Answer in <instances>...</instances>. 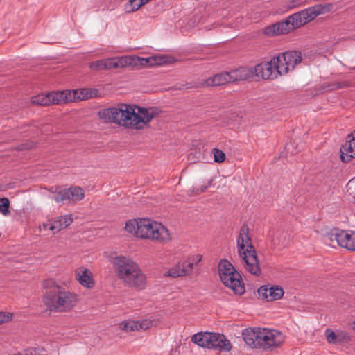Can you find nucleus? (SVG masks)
<instances>
[{
  "label": "nucleus",
  "instance_id": "obj_1",
  "mask_svg": "<svg viewBox=\"0 0 355 355\" xmlns=\"http://www.w3.org/2000/svg\"><path fill=\"white\" fill-rule=\"evenodd\" d=\"M159 114L155 107L120 104L117 107L103 109L99 112L101 119L125 128L141 130Z\"/></svg>",
  "mask_w": 355,
  "mask_h": 355
},
{
  "label": "nucleus",
  "instance_id": "obj_2",
  "mask_svg": "<svg viewBox=\"0 0 355 355\" xmlns=\"http://www.w3.org/2000/svg\"><path fill=\"white\" fill-rule=\"evenodd\" d=\"M78 295L58 285L53 279L43 282V302L53 312H69L77 304Z\"/></svg>",
  "mask_w": 355,
  "mask_h": 355
},
{
  "label": "nucleus",
  "instance_id": "obj_3",
  "mask_svg": "<svg viewBox=\"0 0 355 355\" xmlns=\"http://www.w3.org/2000/svg\"><path fill=\"white\" fill-rule=\"evenodd\" d=\"M112 264L116 275L125 286L137 291L145 289L146 276L136 262L129 257L117 256Z\"/></svg>",
  "mask_w": 355,
  "mask_h": 355
},
{
  "label": "nucleus",
  "instance_id": "obj_4",
  "mask_svg": "<svg viewBox=\"0 0 355 355\" xmlns=\"http://www.w3.org/2000/svg\"><path fill=\"white\" fill-rule=\"evenodd\" d=\"M237 248L244 268L250 274L259 276L261 275L259 261L249 234V227L245 224L243 225L240 229L237 238Z\"/></svg>",
  "mask_w": 355,
  "mask_h": 355
},
{
  "label": "nucleus",
  "instance_id": "obj_5",
  "mask_svg": "<svg viewBox=\"0 0 355 355\" xmlns=\"http://www.w3.org/2000/svg\"><path fill=\"white\" fill-rule=\"evenodd\" d=\"M243 338L250 347L263 350L273 349L284 342L281 332L266 328L246 329L243 332Z\"/></svg>",
  "mask_w": 355,
  "mask_h": 355
},
{
  "label": "nucleus",
  "instance_id": "obj_6",
  "mask_svg": "<svg viewBox=\"0 0 355 355\" xmlns=\"http://www.w3.org/2000/svg\"><path fill=\"white\" fill-rule=\"evenodd\" d=\"M218 274L223 284L232 289L236 295L245 293L241 276L227 260H221L218 263Z\"/></svg>",
  "mask_w": 355,
  "mask_h": 355
},
{
  "label": "nucleus",
  "instance_id": "obj_7",
  "mask_svg": "<svg viewBox=\"0 0 355 355\" xmlns=\"http://www.w3.org/2000/svg\"><path fill=\"white\" fill-rule=\"evenodd\" d=\"M191 341L201 347L209 349L230 352V341L223 334L212 332H199L191 337Z\"/></svg>",
  "mask_w": 355,
  "mask_h": 355
},
{
  "label": "nucleus",
  "instance_id": "obj_8",
  "mask_svg": "<svg viewBox=\"0 0 355 355\" xmlns=\"http://www.w3.org/2000/svg\"><path fill=\"white\" fill-rule=\"evenodd\" d=\"M156 222L149 218L131 219L126 222L125 230L136 237L149 240Z\"/></svg>",
  "mask_w": 355,
  "mask_h": 355
},
{
  "label": "nucleus",
  "instance_id": "obj_9",
  "mask_svg": "<svg viewBox=\"0 0 355 355\" xmlns=\"http://www.w3.org/2000/svg\"><path fill=\"white\" fill-rule=\"evenodd\" d=\"M324 241L329 245H338L351 251H355V232L343 230H332L324 236Z\"/></svg>",
  "mask_w": 355,
  "mask_h": 355
},
{
  "label": "nucleus",
  "instance_id": "obj_10",
  "mask_svg": "<svg viewBox=\"0 0 355 355\" xmlns=\"http://www.w3.org/2000/svg\"><path fill=\"white\" fill-rule=\"evenodd\" d=\"M276 62L278 63L279 70L283 75L295 69V66L301 62V53L296 51H286L275 56Z\"/></svg>",
  "mask_w": 355,
  "mask_h": 355
},
{
  "label": "nucleus",
  "instance_id": "obj_11",
  "mask_svg": "<svg viewBox=\"0 0 355 355\" xmlns=\"http://www.w3.org/2000/svg\"><path fill=\"white\" fill-rule=\"evenodd\" d=\"M278 63L274 57L270 61L262 62L257 64L253 69V74L259 78L275 79L279 76H282L280 69L279 70Z\"/></svg>",
  "mask_w": 355,
  "mask_h": 355
},
{
  "label": "nucleus",
  "instance_id": "obj_12",
  "mask_svg": "<svg viewBox=\"0 0 355 355\" xmlns=\"http://www.w3.org/2000/svg\"><path fill=\"white\" fill-rule=\"evenodd\" d=\"M202 259V256L196 254L189 257L187 260L178 263L175 267L171 268L166 275L172 277H178L188 275L192 271L194 264L198 263Z\"/></svg>",
  "mask_w": 355,
  "mask_h": 355
},
{
  "label": "nucleus",
  "instance_id": "obj_13",
  "mask_svg": "<svg viewBox=\"0 0 355 355\" xmlns=\"http://www.w3.org/2000/svg\"><path fill=\"white\" fill-rule=\"evenodd\" d=\"M85 192L80 187H73L59 191L54 196V200L57 203L65 201L77 202L83 199Z\"/></svg>",
  "mask_w": 355,
  "mask_h": 355
},
{
  "label": "nucleus",
  "instance_id": "obj_14",
  "mask_svg": "<svg viewBox=\"0 0 355 355\" xmlns=\"http://www.w3.org/2000/svg\"><path fill=\"white\" fill-rule=\"evenodd\" d=\"M155 324V320L144 319L141 321L124 320L119 323V328L125 331L131 332L139 330H146Z\"/></svg>",
  "mask_w": 355,
  "mask_h": 355
},
{
  "label": "nucleus",
  "instance_id": "obj_15",
  "mask_svg": "<svg viewBox=\"0 0 355 355\" xmlns=\"http://www.w3.org/2000/svg\"><path fill=\"white\" fill-rule=\"evenodd\" d=\"M149 240L156 243H166L171 240L169 230L162 223L156 222Z\"/></svg>",
  "mask_w": 355,
  "mask_h": 355
},
{
  "label": "nucleus",
  "instance_id": "obj_16",
  "mask_svg": "<svg viewBox=\"0 0 355 355\" xmlns=\"http://www.w3.org/2000/svg\"><path fill=\"white\" fill-rule=\"evenodd\" d=\"M340 158L343 162H349L355 157V137L353 134H349L346 141L340 148Z\"/></svg>",
  "mask_w": 355,
  "mask_h": 355
},
{
  "label": "nucleus",
  "instance_id": "obj_17",
  "mask_svg": "<svg viewBox=\"0 0 355 355\" xmlns=\"http://www.w3.org/2000/svg\"><path fill=\"white\" fill-rule=\"evenodd\" d=\"M258 293L259 296L269 302L281 299L284 292L283 288L278 286H262L258 289Z\"/></svg>",
  "mask_w": 355,
  "mask_h": 355
},
{
  "label": "nucleus",
  "instance_id": "obj_18",
  "mask_svg": "<svg viewBox=\"0 0 355 355\" xmlns=\"http://www.w3.org/2000/svg\"><path fill=\"white\" fill-rule=\"evenodd\" d=\"M290 23L287 18L285 21H279L266 27L263 31V33L270 37L288 33L293 30Z\"/></svg>",
  "mask_w": 355,
  "mask_h": 355
},
{
  "label": "nucleus",
  "instance_id": "obj_19",
  "mask_svg": "<svg viewBox=\"0 0 355 355\" xmlns=\"http://www.w3.org/2000/svg\"><path fill=\"white\" fill-rule=\"evenodd\" d=\"M51 105L64 104L75 101L74 92L71 90L49 92Z\"/></svg>",
  "mask_w": 355,
  "mask_h": 355
},
{
  "label": "nucleus",
  "instance_id": "obj_20",
  "mask_svg": "<svg viewBox=\"0 0 355 355\" xmlns=\"http://www.w3.org/2000/svg\"><path fill=\"white\" fill-rule=\"evenodd\" d=\"M327 341L330 344H344L350 340L349 334L343 331H334L330 329L325 331Z\"/></svg>",
  "mask_w": 355,
  "mask_h": 355
},
{
  "label": "nucleus",
  "instance_id": "obj_21",
  "mask_svg": "<svg viewBox=\"0 0 355 355\" xmlns=\"http://www.w3.org/2000/svg\"><path fill=\"white\" fill-rule=\"evenodd\" d=\"M76 280L84 287L91 288L94 286L92 272L87 268H79L76 271Z\"/></svg>",
  "mask_w": 355,
  "mask_h": 355
},
{
  "label": "nucleus",
  "instance_id": "obj_22",
  "mask_svg": "<svg viewBox=\"0 0 355 355\" xmlns=\"http://www.w3.org/2000/svg\"><path fill=\"white\" fill-rule=\"evenodd\" d=\"M288 19V21L291 22V27L293 28V30L311 21L305 9L290 15Z\"/></svg>",
  "mask_w": 355,
  "mask_h": 355
},
{
  "label": "nucleus",
  "instance_id": "obj_23",
  "mask_svg": "<svg viewBox=\"0 0 355 355\" xmlns=\"http://www.w3.org/2000/svg\"><path fill=\"white\" fill-rule=\"evenodd\" d=\"M333 9V4L328 3L325 4H318L312 7H309L305 10L308 14V17L311 21L313 20L318 15L330 12Z\"/></svg>",
  "mask_w": 355,
  "mask_h": 355
},
{
  "label": "nucleus",
  "instance_id": "obj_24",
  "mask_svg": "<svg viewBox=\"0 0 355 355\" xmlns=\"http://www.w3.org/2000/svg\"><path fill=\"white\" fill-rule=\"evenodd\" d=\"M230 82L245 80L253 76V69L247 67H239L229 72Z\"/></svg>",
  "mask_w": 355,
  "mask_h": 355
},
{
  "label": "nucleus",
  "instance_id": "obj_25",
  "mask_svg": "<svg viewBox=\"0 0 355 355\" xmlns=\"http://www.w3.org/2000/svg\"><path fill=\"white\" fill-rule=\"evenodd\" d=\"M230 83L229 72H223L208 78L205 80L207 86H220Z\"/></svg>",
  "mask_w": 355,
  "mask_h": 355
},
{
  "label": "nucleus",
  "instance_id": "obj_26",
  "mask_svg": "<svg viewBox=\"0 0 355 355\" xmlns=\"http://www.w3.org/2000/svg\"><path fill=\"white\" fill-rule=\"evenodd\" d=\"M31 103L34 105H39L42 106L51 105V101L49 94H39L31 98Z\"/></svg>",
  "mask_w": 355,
  "mask_h": 355
},
{
  "label": "nucleus",
  "instance_id": "obj_27",
  "mask_svg": "<svg viewBox=\"0 0 355 355\" xmlns=\"http://www.w3.org/2000/svg\"><path fill=\"white\" fill-rule=\"evenodd\" d=\"M153 66L170 64L174 62V58L171 56L165 55H155L152 56Z\"/></svg>",
  "mask_w": 355,
  "mask_h": 355
},
{
  "label": "nucleus",
  "instance_id": "obj_28",
  "mask_svg": "<svg viewBox=\"0 0 355 355\" xmlns=\"http://www.w3.org/2000/svg\"><path fill=\"white\" fill-rule=\"evenodd\" d=\"M144 5V3L142 0H130L128 3L125 5V10L128 13L134 12Z\"/></svg>",
  "mask_w": 355,
  "mask_h": 355
},
{
  "label": "nucleus",
  "instance_id": "obj_29",
  "mask_svg": "<svg viewBox=\"0 0 355 355\" xmlns=\"http://www.w3.org/2000/svg\"><path fill=\"white\" fill-rule=\"evenodd\" d=\"M135 58L130 56H121L115 58L116 69L124 68L130 66L133 63Z\"/></svg>",
  "mask_w": 355,
  "mask_h": 355
},
{
  "label": "nucleus",
  "instance_id": "obj_30",
  "mask_svg": "<svg viewBox=\"0 0 355 355\" xmlns=\"http://www.w3.org/2000/svg\"><path fill=\"white\" fill-rule=\"evenodd\" d=\"M89 67L92 70H106V64H105V59L91 62L89 64Z\"/></svg>",
  "mask_w": 355,
  "mask_h": 355
},
{
  "label": "nucleus",
  "instance_id": "obj_31",
  "mask_svg": "<svg viewBox=\"0 0 355 355\" xmlns=\"http://www.w3.org/2000/svg\"><path fill=\"white\" fill-rule=\"evenodd\" d=\"M212 153L216 162L221 163L225 161V154L221 150L214 148Z\"/></svg>",
  "mask_w": 355,
  "mask_h": 355
},
{
  "label": "nucleus",
  "instance_id": "obj_32",
  "mask_svg": "<svg viewBox=\"0 0 355 355\" xmlns=\"http://www.w3.org/2000/svg\"><path fill=\"white\" fill-rule=\"evenodd\" d=\"M9 205L10 202L9 200L6 198H0V212L3 214H7L9 213Z\"/></svg>",
  "mask_w": 355,
  "mask_h": 355
},
{
  "label": "nucleus",
  "instance_id": "obj_33",
  "mask_svg": "<svg viewBox=\"0 0 355 355\" xmlns=\"http://www.w3.org/2000/svg\"><path fill=\"white\" fill-rule=\"evenodd\" d=\"M13 316L12 313L0 311V325L10 322Z\"/></svg>",
  "mask_w": 355,
  "mask_h": 355
},
{
  "label": "nucleus",
  "instance_id": "obj_34",
  "mask_svg": "<svg viewBox=\"0 0 355 355\" xmlns=\"http://www.w3.org/2000/svg\"><path fill=\"white\" fill-rule=\"evenodd\" d=\"M347 192L355 198V178L350 180L346 185Z\"/></svg>",
  "mask_w": 355,
  "mask_h": 355
},
{
  "label": "nucleus",
  "instance_id": "obj_35",
  "mask_svg": "<svg viewBox=\"0 0 355 355\" xmlns=\"http://www.w3.org/2000/svg\"><path fill=\"white\" fill-rule=\"evenodd\" d=\"M62 229L63 227H62L60 221H59L58 218L54 219L52 222L50 223L49 230L51 231L59 232Z\"/></svg>",
  "mask_w": 355,
  "mask_h": 355
},
{
  "label": "nucleus",
  "instance_id": "obj_36",
  "mask_svg": "<svg viewBox=\"0 0 355 355\" xmlns=\"http://www.w3.org/2000/svg\"><path fill=\"white\" fill-rule=\"evenodd\" d=\"M58 218L59 221H60V223L63 229L69 226L72 223V218L69 215L62 216Z\"/></svg>",
  "mask_w": 355,
  "mask_h": 355
},
{
  "label": "nucleus",
  "instance_id": "obj_37",
  "mask_svg": "<svg viewBox=\"0 0 355 355\" xmlns=\"http://www.w3.org/2000/svg\"><path fill=\"white\" fill-rule=\"evenodd\" d=\"M285 150L291 154V155L297 153V150L295 146V142L290 141L289 142L286 143L284 148Z\"/></svg>",
  "mask_w": 355,
  "mask_h": 355
},
{
  "label": "nucleus",
  "instance_id": "obj_38",
  "mask_svg": "<svg viewBox=\"0 0 355 355\" xmlns=\"http://www.w3.org/2000/svg\"><path fill=\"white\" fill-rule=\"evenodd\" d=\"M83 92H86L85 96H81L80 97H77L78 101H82L84 99L90 98L94 96V92L89 89H83Z\"/></svg>",
  "mask_w": 355,
  "mask_h": 355
},
{
  "label": "nucleus",
  "instance_id": "obj_39",
  "mask_svg": "<svg viewBox=\"0 0 355 355\" xmlns=\"http://www.w3.org/2000/svg\"><path fill=\"white\" fill-rule=\"evenodd\" d=\"M152 56L148 58H139L137 60L139 61L140 64L142 66H153V60H151Z\"/></svg>",
  "mask_w": 355,
  "mask_h": 355
},
{
  "label": "nucleus",
  "instance_id": "obj_40",
  "mask_svg": "<svg viewBox=\"0 0 355 355\" xmlns=\"http://www.w3.org/2000/svg\"><path fill=\"white\" fill-rule=\"evenodd\" d=\"M105 64H106V70L112 68L116 69V60L115 58L105 59Z\"/></svg>",
  "mask_w": 355,
  "mask_h": 355
},
{
  "label": "nucleus",
  "instance_id": "obj_41",
  "mask_svg": "<svg viewBox=\"0 0 355 355\" xmlns=\"http://www.w3.org/2000/svg\"><path fill=\"white\" fill-rule=\"evenodd\" d=\"M34 146V144L33 142H26L24 144H21L17 146L18 150H27L31 149Z\"/></svg>",
  "mask_w": 355,
  "mask_h": 355
},
{
  "label": "nucleus",
  "instance_id": "obj_42",
  "mask_svg": "<svg viewBox=\"0 0 355 355\" xmlns=\"http://www.w3.org/2000/svg\"><path fill=\"white\" fill-rule=\"evenodd\" d=\"M212 180H208L207 184L200 186L196 189V194H199L205 191V190L211 184Z\"/></svg>",
  "mask_w": 355,
  "mask_h": 355
},
{
  "label": "nucleus",
  "instance_id": "obj_43",
  "mask_svg": "<svg viewBox=\"0 0 355 355\" xmlns=\"http://www.w3.org/2000/svg\"><path fill=\"white\" fill-rule=\"evenodd\" d=\"M34 349H35L36 355H47L48 352L44 347H34Z\"/></svg>",
  "mask_w": 355,
  "mask_h": 355
},
{
  "label": "nucleus",
  "instance_id": "obj_44",
  "mask_svg": "<svg viewBox=\"0 0 355 355\" xmlns=\"http://www.w3.org/2000/svg\"><path fill=\"white\" fill-rule=\"evenodd\" d=\"M345 86V84L344 83L336 82V83H334L329 85V87H330L329 89L334 90V89L342 88Z\"/></svg>",
  "mask_w": 355,
  "mask_h": 355
},
{
  "label": "nucleus",
  "instance_id": "obj_45",
  "mask_svg": "<svg viewBox=\"0 0 355 355\" xmlns=\"http://www.w3.org/2000/svg\"><path fill=\"white\" fill-rule=\"evenodd\" d=\"M71 92H74L75 101H78L77 97H80L81 96H85L86 92H83V89H75L71 91Z\"/></svg>",
  "mask_w": 355,
  "mask_h": 355
},
{
  "label": "nucleus",
  "instance_id": "obj_46",
  "mask_svg": "<svg viewBox=\"0 0 355 355\" xmlns=\"http://www.w3.org/2000/svg\"><path fill=\"white\" fill-rule=\"evenodd\" d=\"M24 355H36L35 349L34 347H29L24 350Z\"/></svg>",
  "mask_w": 355,
  "mask_h": 355
},
{
  "label": "nucleus",
  "instance_id": "obj_47",
  "mask_svg": "<svg viewBox=\"0 0 355 355\" xmlns=\"http://www.w3.org/2000/svg\"><path fill=\"white\" fill-rule=\"evenodd\" d=\"M144 1V5L148 3L149 1H150L151 0H142Z\"/></svg>",
  "mask_w": 355,
  "mask_h": 355
},
{
  "label": "nucleus",
  "instance_id": "obj_48",
  "mask_svg": "<svg viewBox=\"0 0 355 355\" xmlns=\"http://www.w3.org/2000/svg\"><path fill=\"white\" fill-rule=\"evenodd\" d=\"M352 134H353V135H354V137H355V130H354V133H352Z\"/></svg>",
  "mask_w": 355,
  "mask_h": 355
}]
</instances>
